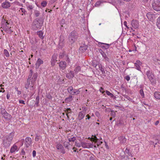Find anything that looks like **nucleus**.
Here are the masks:
<instances>
[{
	"label": "nucleus",
	"instance_id": "obj_1",
	"mask_svg": "<svg viewBox=\"0 0 160 160\" xmlns=\"http://www.w3.org/2000/svg\"><path fill=\"white\" fill-rule=\"evenodd\" d=\"M33 72L32 70H30L28 78L27 80V82L25 84V88L26 89L30 88L31 90H32L35 88L34 85L37 78L38 73H34L32 77Z\"/></svg>",
	"mask_w": 160,
	"mask_h": 160
},
{
	"label": "nucleus",
	"instance_id": "obj_2",
	"mask_svg": "<svg viewBox=\"0 0 160 160\" xmlns=\"http://www.w3.org/2000/svg\"><path fill=\"white\" fill-rule=\"evenodd\" d=\"M44 22V19L40 17L35 19L32 23V28L34 30L39 29L42 26Z\"/></svg>",
	"mask_w": 160,
	"mask_h": 160
},
{
	"label": "nucleus",
	"instance_id": "obj_3",
	"mask_svg": "<svg viewBox=\"0 0 160 160\" xmlns=\"http://www.w3.org/2000/svg\"><path fill=\"white\" fill-rule=\"evenodd\" d=\"M13 136L14 133L12 132L10 133L9 136L5 138L3 141V145L5 148H7L9 147Z\"/></svg>",
	"mask_w": 160,
	"mask_h": 160
},
{
	"label": "nucleus",
	"instance_id": "obj_4",
	"mask_svg": "<svg viewBox=\"0 0 160 160\" xmlns=\"http://www.w3.org/2000/svg\"><path fill=\"white\" fill-rule=\"evenodd\" d=\"M78 37V34L77 31L74 30L68 36V41L71 44L73 43L77 40Z\"/></svg>",
	"mask_w": 160,
	"mask_h": 160
},
{
	"label": "nucleus",
	"instance_id": "obj_5",
	"mask_svg": "<svg viewBox=\"0 0 160 160\" xmlns=\"http://www.w3.org/2000/svg\"><path fill=\"white\" fill-rule=\"evenodd\" d=\"M152 6L155 10L160 11V0H154L152 3Z\"/></svg>",
	"mask_w": 160,
	"mask_h": 160
},
{
	"label": "nucleus",
	"instance_id": "obj_6",
	"mask_svg": "<svg viewBox=\"0 0 160 160\" xmlns=\"http://www.w3.org/2000/svg\"><path fill=\"white\" fill-rule=\"evenodd\" d=\"M1 113L4 118L8 120H10L12 118V116L8 113L4 108H1Z\"/></svg>",
	"mask_w": 160,
	"mask_h": 160
},
{
	"label": "nucleus",
	"instance_id": "obj_7",
	"mask_svg": "<svg viewBox=\"0 0 160 160\" xmlns=\"http://www.w3.org/2000/svg\"><path fill=\"white\" fill-rule=\"evenodd\" d=\"M60 70L62 72L65 70L67 67V63L65 61H61L59 63Z\"/></svg>",
	"mask_w": 160,
	"mask_h": 160
},
{
	"label": "nucleus",
	"instance_id": "obj_8",
	"mask_svg": "<svg viewBox=\"0 0 160 160\" xmlns=\"http://www.w3.org/2000/svg\"><path fill=\"white\" fill-rule=\"evenodd\" d=\"M131 24L132 26V27L131 28L132 30H133L132 28L135 29H137L138 28L139 26L138 22L136 20H132L131 22Z\"/></svg>",
	"mask_w": 160,
	"mask_h": 160
},
{
	"label": "nucleus",
	"instance_id": "obj_9",
	"mask_svg": "<svg viewBox=\"0 0 160 160\" xmlns=\"http://www.w3.org/2000/svg\"><path fill=\"white\" fill-rule=\"evenodd\" d=\"M32 139L29 137L26 138L24 142V145L26 148H28L32 143Z\"/></svg>",
	"mask_w": 160,
	"mask_h": 160
},
{
	"label": "nucleus",
	"instance_id": "obj_10",
	"mask_svg": "<svg viewBox=\"0 0 160 160\" xmlns=\"http://www.w3.org/2000/svg\"><path fill=\"white\" fill-rule=\"evenodd\" d=\"M68 72L66 73V77L69 79L72 78L74 76V72L73 71H68Z\"/></svg>",
	"mask_w": 160,
	"mask_h": 160
},
{
	"label": "nucleus",
	"instance_id": "obj_11",
	"mask_svg": "<svg viewBox=\"0 0 160 160\" xmlns=\"http://www.w3.org/2000/svg\"><path fill=\"white\" fill-rule=\"evenodd\" d=\"M146 16L148 19L151 21L152 22L155 18V15L151 12L148 13Z\"/></svg>",
	"mask_w": 160,
	"mask_h": 160
},
{
	"label": "nucleus",
	"instance_id": "obj_12",
	"mask_svg": "<svg viewBox=\"0 0 160 160\" xmlns=\"http://www.w3.org/2000/svg\"><path fill=\"white\" fill-rule=\"evenodd\" d=\"M10 3L8 1H6L5 2L2 3V7L4 9H7L9 8L11 6Z\"/></svg>",
	"mask_w": 160,
	"mask_h": 160
},
{
	"label": "nucleus",
	"instance_id": "obj_13",
	"mask_svg": "<svg viewBox=\"0 0 160 160\" xmlns=\"http://www.w3.org/2000/svg\"><path fill=\"white\" fill-rule=\"evenodd\" d=\"M86 110L84 111H82L80 112L78 114V119L79 120L82 119L84 117L85 115Z\"/></svg>",
	"mask_w": 160,
	"mask_h": 160
},
{
	"label": "nucleus",
	"instance_id": "obj_14",
	"mask_svg": "<svg viewBox=\"0 0 160 160\" xmlns=\"http://www.w3.org/2000/svg\"><path fill=\"white\" fill-rule=\"evenodd\" d=\"M99 45L103 49H108L111 44H108L103 43L102 42H99L98 43Z\"/></svg>",
	"mask_w": 160,
	"mask_h": 160
},
{
	"label": "nucleus",
	"instance_id": "obj_15",
	"mask_svg": "<svg viewBox=\"0 0 160 160\" xmlns=\"http://www.w3.org/2000/svg\"><path fill=\"white\" fill-rule=\"evenodd\" d=\"M56 148L60 151L61 153L64 154L66 152L63 146L61 144H58L56 146Z\"/></svg>",
	"mask_w": 160,
	"mask_h": 160
},
{
	"label": "nucleus",
	"instance_id": "obj_16",
	"mask_svg": "<svg viewBox=\"0 0 160 160\" xmlns=\"http://www.w3.org/2000/svg\"><path fill=\"white\" fill-rule=\"evenodd\" d=\"M146 74L147 75L148 78L151 81L152 80L153 81V75L152 73L150 71V70H148L146 71Z\"/></svg>",
	"mask_w": 160,
	"mask_h": 160
},
{
	"label": "nucleus",
	"instance_id": "obj_17",
	"mask_svg": "<svg viewBox=\"0 0 160 160\" xmlns=\"http://www.w3.org/2000/svg\"><path fill=\"white\" fill-rule=\"evenodd\" d=\"M57 55L54 54L52 56L51 60V65L52 66H53L55 65L56 62L57 61Z\"/></svg>",
	"mask_w": 160,
	"mask_h": 160
},
{
	"label": "nucleus",
	"instance_id": "obj_18",
	"mask_svg": "<svg viewBox=\"0 0 160 160\" xmlns=\"http://www.w3.org/2000/svg\"><path fill=\"white\" fill-rule=\"evenodd\" d=\"M142 64V62L139 60H137L136 62L134 63V66L136 67V68L140 71L141 69L140 66Z\"/></svg>",
	"mask_w": 160,
	"mask_h": 160
},
{
	"label": "nucleus",
	"instance_id": "obj_19",
	"mask_svg": "<svg viewBox=\"0 0 160 160\" xmlns=\"http://www.w3.org/2000/svg\"><path fill=\"white\" fill-rule=\"evenodd\" d=\"M91 144L90 143H87L85 142H81V146L84 148H89L91 147Z\"/></svg>",
	"mask_w": 160,
	"mask_h": 160
},
{
	"label": "nucleus",
	"instance_id": "obj_20",
	"mask_svg": "<svg viewBox=\"0 0 160 160\" xmlns=\"http://www.w3.org/2000/svg\"><path fill=\"white\" fill-rule=\"evenodd\" d=\"M88 47L87 45L83 44V46L80 47L79 48V52L81 53L84 52L87 49Z\"/></svg>",
	"mask_w": 160,
	"mask_h": 160
},
{
	"label": "nucleus",
	"instance_id": "obj_21",
	"mask_svg": "<svg viewBox=\"0 0 160 160\" xmlns=\"http://www.w3.org/2000/svg\"><path fill=\"white\" fill-rule=\"evenodd\" d=\"M64 40L63 38H61L60 40V42H59L58 48H59L61 49L64 46Z\"/></svg>",
	"mask_w": 160,
	"mask_h": 160
},
{
	"label": "nucleus",
	"instance_id": "obj_22",
	"mask_svg": "<svg viewBox=\"0 0 160 160\" xmlns=\"http://www.w3.org/2000/svg\"><path fill=\"white\" fill-rule=\"evenodd\" d=\"M119 140L121 143L125 144L126 142L127 139L125 137L123 136H122L118 138Z\"/></svg>",
	"mask_w": 160,
	"mask_h": 160
},
{
	"label": "nucleus",
	"instance_id": "obj_23",
	"mask_svg": "<svg viewBox=\"0 0 160 160\" xmlns=\"http://www.w3.org/2000/svg\"><path fill=\"white\" fill-rule=\"evenodd\" d=\"M43 61L41 60L40 58L38 59L37 62L36 63V67L38 68H39V66H40L41 64H42L43 63Z\"/></svg>",
	"mask_w": 160,
	"mask_h": 160
},
{
	"label": "nucleus",
	"instance_id": "obj_24",
	"mask_svg": "<svg viewBox=\"0 0 160 160\" xmlns=\"http://www.w3.org/2000/svg\"><path fill=\"white\" fill-rule=\"evenodd\" d=\"M67 90L68 92L71 95H73V92H74V89L72 86H70L67 89Z\"/></svg>",
	"mask_w": 160,
	"mask_h": 160
},
{
	"label": "nucleus",
	"instance_id": "obj_25",
	"mask_svg": "<svg viewBox=\"0 0 160 160\" xmlns=\"http://www.w3.org/2000/svg\"><path fill=\"white\" fill-rule=\"evenodd\" d=\"M73 97L71 95H69L68 97L65 99V101L66 103L69 102L73 100Z\"/></svg>",
	"mask_w": 160,
	"mask_h": 160
},
{
	"label": "nucleus",
	"instance_id": "obj_26",
	"mask_svg": "<svg viewBox=\"0 0 160 160\" xmlns=\"http://www.w3.org/2000/svg\"><path fill=\"white\" fill-rule=\"evenodd\" d=\"M18 147L15 145H13L11 148L10 150L11 153H13L15 151H18Z\"/></svg>",
	"mask_w": 160,
	"mask_h": 160
},
{
	"label": "nucleus",
	"instance_id": "obj_27",
	"mask_svg": "<svg viewBox=\"0 0 160 160\" xmlns=\"http://www.w3.org/2000/svg\"><path fill=\"white\" fill-rule=\"evenodd\" d=\"M154 96L156 99H160V92H155L154 93Z\"/></svg>",
	"mask_w": 160,
	"mask_h": 160
},
{
	"label": "nucleus",
	"instance_id": "obj_28",
	"mask_svg": "<svg viewBox=\"0 0 160 160\" xmlns=\"http://www.w3.org/2000/svg\"><path fill=\"white\" fill-rule=\"evenodd\" d=\"M81 88H80L78 89H74V92H73V95H77L80 93V92L81 91Z\"/></svg>",
	"mask_w": 160,
	"mask_h": 160
},
{
	"label": "nucleus",
	"instance_id": "obj_29",
	"mask_svg": "<svg viewBox=\"0 0 160 160\" xmlns=\"http://www.w3.org/2000/svg\"><path fill=\"white\" fill-rule=\"evenodd\" d=\"M35 102H36L35 103L34 106L36 105L37 107H38L39 103V97L38 95L36 98Z\"/></svg>",
	"mask_w": 160,
	"mask_h": 160
},
{
	"label": "nucleus",
	"instance_id": "obj_30",
	"mask_svg": "<svg viewBox=\"0 0 160 160\" xmlns=\"http://www.w3.org/2000/svg\"><path fill=\"white\" fill-rule=\"evenodd\" d=\"M37 34L41 39H42L43 38V33L41 31H38Z\"/></svg>",
	"mask_w": 160,
	"mask_h": 160
},
{
	"label": "nucleus",
	"instance_id": "obj_31",
	"mask_svg": "<svg viewBox=\"0 0 160 160\" xmlns=\"http://www.w3.org/2000/svg\"><path fill=\"white\" fill-rule=\"evenodd\" d=\"M92 140L93 142H94L97 143V144L98 145V139L97 138L96 136L95 135H92Z\"/></svg>",
	"mask_w": 160,
	"mask_h": 160
},
{
	"label": "nucleus",
	"instance_id": "obj_32",
	"mask_svg": "<svg viewBox=\"0 0 160 160\" xmlns=\"http://www.w3.org/2000/svg\"><path fill=\"white\" fill-rule=\"evenodd\" d=\"M11 28H9L8 27H3V30L6 31L8 33H11L12 32L11 29Z\"/></svg>",
	"mask_w": 160,
	"mask_h": 160
},
{
	"label": "nucleus",
	"instance_id": "obj_33",
	"mask_svg": "<svg viewBox=\"0 0 160 160\" xmlns=\"http://www.w3.org/2000/svg\"><path fill=\"white\" fill-rule=\"evenodd\" d=\"M21 11V12L22 13L21 14L22 16H23L24 15H25L27 14V12L25 10V9L23 8H20L19 11L20 12Z\"/></svg>",
	"mask_w": 160,
	"mask_h": 160
},
{
	"label": "nucleus",
	"instance_id": "obj_34",
	"mask_svg": "<svg viewBox=\"0 0 160 160\" xmlns=\"http://www.w3.org/2000/svg\"><path fill=\"white\" fill-rule=\"evenodd\" d=\"M125 154H127L128 155V156H131V157H132V154L131 153V152H130V150L129 149H128L127 148H126L125 152H124Z\"/></svg>",
	"mask_w": 160,
	"mask_h": 160
},
{
	"label": "nucleus",
	"instance_id": "obj_35",
	"mask_svg": "<svg viewBox=\"0 0 160 160\" xmlns=\"http://www.w3.org/2000/svg\"><path fill=\"white\" fill-rule=\"evenodd\" d=\"M106 93L111 98H114L115 97V96L112 93L106 90Z\"/></svg>",
	"mask_w": 160,
	"mask_h": 160
},
{
	"label": "nucleus",
	"instance_id": "obj_36",
	"mask_svg": "<svg viewBox=\"0 0 160 160\" xmlns=\"http://www.w3.org/2000/svg\"><path fill=\"white\" fill-rule=\"evenodd\" d=\"M98 66L99 68V70L101 71L102 74H103L104 75V74L105 73L104 68H102V65L101 64L99 65Z\"/></svg>",
	"mask_w": 160,
	"mask_h": 160
},
{
	"label": "nucleus",
	"instance_id": "obj_37",
	"mask_svg": "<svg viewBox=\"0 0 160 160\" xmlns=\"http://www.w3.org/2000/svg\"><path fill=\"white\" fill-rule=\"evenodd\" d=\"M81 70V67L79 66H77L75 69H74V73H77L78 72L80 71Z\"/></svg>",
	"mask_w": 160,
	"mask_h": 160
},
{
	"label": "nucleus",
	"instance_id": "obj_38",
	"mask_svg": "<svg viewBox=\"0 0 160 160\" xmlns=\"http://www.w3.org/2000/svg\"><path fill=\"white\" fill-rule=\"evenodd\" d=\"M4 53L7 57H9V54L8 51L6 49H4L3 50Z\"/></svg>",
	"mask_w": 160,
	"mask_h": 160
},
{
	"label": "nucleus",
	"instance_id": "obj_39",
	"mask_svg": "<svg viewBox=\"0 0 160 160\" xmlns=\"http://www.w3.org/2000/svg\"><path fill=\"white\" fill-rule=\"evenodd\" d=\"M157 27L160 29V17H159L157 19Z\"/></svg>",
	"mask_w": 160,
	"mask_h": 160
},
{
	"label": "nucleus",
	"instance_id": "obj_40",
	"mask_svg": "<svg viewBox=\"0 0 160 160\" xmlns=\"http://www.w3.org/2000/svg\"><path fill=\"white\" fill-rule=\"evenodd\" d=\"M125 153L124 152H122L121 153L120 156H119V158L121 159H124L125 157Z\"/></svg>",
	"mask_w": 160,
	"mask_h": 160
},
{
	"label": "nucleus",
	"instance_id": "obj_41",
	"mask_svg": "<svg viewBox=\"0 0 160 160\" xmlns=\"http://www.w3.org/2000/svg\"><path fill=\"white\" fill-rule=\"evenodd\" d=\"M27 7V8L28 9V10H32L33 9V7L32 5L29 4H28L26 5Z\"/></svg>",
	"mask_w": 160,
	"mask_h": 160
},
{
	"label": "nucleus",
	"instance_id": "obj_42",
	"mask_svg": "<svg viewBox=\"0 0 160 160\" xmlns=\"http://www.w3.org/2000/svg\"><path fill=\"white\" fill-rule=\"evenodd\" d=\"M65 55V54L64 52H61L60 53L59 55V58L60 59H62L63 58L64 56Z\"/></svg>",
	"mask_w": 160,
	"mask_h": 160
},
{
	"label": "nucleus",
	"instance_id": "obj_43",
	"mask_svg": "<svg viewBox=\"0 0 160 160\" xmlns=\"http://www.w3.org/2000/svg\"><path fill=\"white\" fill-rule=\"evenodd\" d=\"M70 144L69 142H65L63 143V145L65 148H68V146L70 145Z\"/></svg>",
	"mask_w": 160,
	"mask_h": 160
},
{
	"label": "nucleus",
	"instance_id": "obj_44",
	"mask_svg": "<svg viewBox=\"0 0 160 160\" xmlns=\"http://www.w3.org/2000/svg\"><path fill=\"white\" fill-rule=\"evenodd\" d=\"M139 93L142 98H143L144 97V94L142 89H141L140 90Z\"/></svg>",
	"mask_w": 160,
	"mask_h": 160
},
{
	"label": "nucleus",
	"instance_id": "obj_45",
	"mask_svg": "<svg viewBox=\"0 0 160 160\" xmlns=\"http://www.w3.org/2000/svg\"><path fill=\"white\" fill-rule=\"evenodd\" d=\"M34 13L35 14V16L36 17H38L39 16L40 14V13L39 12L38 10H35L34 12Z\"/></svg>",
	"mask_w": 160,
	"mask_h": 160
},
{
	"label": "nucleus",
	"instance_id": "obj_46",
	"mask_svg": "<svg viewBox=\"0 0 160 160\" xmlns=\"http://www.w3.org/2000/svg\"><path fill=\"white\" fill-rule=\"evenodd\" d=\"M69 141L70 142H74L76 139V137H73L71 138H69L68 139Z\"/></svg>",
	"mask_w": 160,
	"mask_h": 160
},
{
	"label": "nucleus",
	"instance_id": "obj_47",
	"mask_svg": "<svg viewBox=\"0 0 160 160\" xmlns=\"http://www.w3.org/2000/svg\"><path fill=\"white\" fill-rule=\"evenodd\" d=\"M102 3V1H99L98 2H97L95 4V5L96 7H98L100 5L101 3Z\"/></svg>",
	"mask_w": 160,
	"mask_h": 160
},
{
	"label": "nucleus",
	"instance_id": "obj_48",
	"mask_svg": "<svg viewBox=\"0 0 160 160\" xmlns=\"http://www.w3.org/2000/svg\"><path fill=\"white\" fill-rule=\"evenodd\" d=\"M47 4V2L46 1H43L41 3V5L42 7H45Z\"/></svg>",
	"mask_w": 160,
	"mask_h": 160
},
{
	"label": "nucleus",
	"instance_id": "obj_49",
	"mask_svg": "<svg viewBox=\"0 0 160 160\" xmlns=\"http://www.w3.org/2000/svg\"><path fill=\"white\" fill-rule=\"evenodd\" d=\"M65 22V20L63 19H62L60 22V24L62 27H63V25L64 24Z\"/></svg>",
	"mask_w": 160,
	"mask_h": 160
},
{
	"label": "nucleus",
	"instance_id": "obj_50",
	"mask_svg": "<svg viewBox=\"0 0 160 160\" xmlns=\"http://www.w3.org/2000/svg\"><path fill=\"white\" fill-rule=\"evenodd\" d=\"M66 60L68 62V63L70 62V59L69 58L68 55H66Z\"/></svg>",
	"mask_w": 160,
	"mask_h": 160
},
{
	"label": "nucleus",
	"instance_id": "obj_51",
	"mask_svg": "<svg viewBox=\"0 0 160 160\" xmlns=\"http://www.w3.org/2000/svg\"><path fill=\"white\" fill-rule=\"evenodd\" d=\"M110 111L111 112V116L113 117H115V112H114V111L113 110H112L111 109H110Z\"/></svg>",
	"mask_w": 160,
	"mask_h": 160
},
{
	"label": "nucleus",
	"instance_id": "obj_52",
	"mask_svg": "<svg viewBox=\"0 0 160 160\" xmlns=\"http://www.w3.org/2000/svg\"><path fill=\"white\" fill-rule=\"evenodd\" d=\"M75 145L77 147H80L81 146V143L75 142Z\"/></svg>",
	"mask_w": 160,
	"mask_h": 160
},
{
	"label": "nucleus",
	"instance_id": "obj_53",
	"mask_svg": "<svg viewBox=\"0 0 160 160\" xmlns=\"http://www.w3.org/2000/svg\"><path fill=\"white\" fill-rule=\"evenodd\" d=\"M39 140V136L37 134H36V137L35 139V141H38Z\"/></svg>",
	"mask_w": 160,
	"mask_h": 160
},
{
	"label": "nucleus",
	"instance_id": "obj_54",
	"mask_svg": "<svg viewBox=\"0 0 160 160\" xmlns=\"http://www.w3.org/2000/svg\"><path fill=\"white\" fill-rule=\"evenodd\" d=\"M89 159V160H96L94 156H90Z\"/></svg>",
	"mask_w": 160,
	"mask_h": 160
},
{
	"label": "nucleus",
	"instance_id": "obj_55",
	"mask_svg": "<svg viewBox=\"0 0 160 160\" xmlns=\"http://www.w3.org/2000/svg\"><path fill=\"white\" fill-rule=\"evenodd\" d=\"M155 62L157 63V65L158 66L160 65V62L159 59H157V61H156ZM156 64L157 65V63H156Z\"/></svg>",
	"mask_w": 160,
	"mask_h": 160
},
{
	"label": "nucleus",
	"instance_id": "obj_56",
	"mask_svg": "<svg viewBox=\"0 0 160 160\" xmlns=\"http://www.w3.org/2000/svg\"><path fill=\"white\" fill-rule=\"evenodd\" d=\"M95 115L96 116H97V117H99L100 116V114L99 112H95Z\"/></svg>",
	"mask_w": 160,
	"mask_h": 160
},
{
	"label": "nucleus",
	"instance_id": "obj_57",
	"mask_svg": "<svg viewBox=\"0 0 160 160\" xmlns=\"http://www.w3.org/2000/svg\"><path fill=\"white\" fill-rule=\"evenodd\" d=\"M24 141V139H22L21 140L20 142L21 143V146H22L23 145Z\"/></svg>",
	"mask_w": 160,
	"mask_h": 160
},
{
	"label": "nucleus",
	"instance_id": "obj_58",
	"mask_svg": "<svg viewBox=\"0 0 160 160\" xmlns=\"http://www.w3.org/2000/svg\"><path fill=\"white\" fill-rule=\"evenodd\" d=\"M100 91L101 92H102V93H103L105 92L104 89L102 87H101L100 88Z\"/></svg>",
	"mask_w": 160,
	"mask_h": 160
},
{
	"label": "nucleus",
	"instance_id": "obj_59",
	"mask_svg": "<svg viewBox=\"0 0 160 160\" xmlns=\"http://www.w3.org/2000/svg\"><path fill=\"white\" fill-rule=\"evenodd\" d=\"M125 78L127 81H129L130 79V77L128 75H127L125 77Z\"/></svg>",
	"mask_w": 160,
	"mask_h": 160
},
{
	"label": "nucleus",
	"instance_id": "obj_60",
	"mask_svg": "<svg viewBox=\"0 0 160 160\" xmlns=\"http://www.w3.org/2000/svg\"><path fill=\"white\" fill-rule=\"evenodd\" d=\"M36 155V152L35 150H33L32 151V156L34 157Z\"/></svg>",
	"mask_w": 160,
	"mask_h": 160
},
{
	"label": "nucleus",
	"instance_id": "obj_61",
	"mask_svg": "<svg viewBox=\"0 0 160 160\" xmlns=\"http://www.w3.org/2000/svg\"><path fill=\"white\" fill-rule=\"evenodd\" d=\"M25 154V152L23 149H22L21 152V154L22 155H24Z\"/></svg>",
	"mask_w": 160,
	"mask_h": 160
},
{
	"label": "nucleus",
	"instance_id": "obj_62",
	"mask_svg": "<svg viewBox=\"0 0 160 160\" xmlns=\"http://www.w3.org/2000/svg\"><path fill=\"white\" fill-rule=\"evenodd\" d=\"M127 22L126 21H124V25H125L126 26V27L127 28H128L129 27L127 25Z\"/></svg>",
	"mask_w": 160,
	"mask_h": 160
},
{
	"label": "nucleus",
	"instance_id": "obj_63",
	"mask_svg": "<svg viewBox=\"0 0 160 160\" xmlns=\"http://www.w3.org/2000/svg\"><path fill=\"white\" fill-rule=\"evenodd\" d=\"M86 117H87V118H86V120L88 119H89L91 118V117L89 115V114H87L86 116Z\"/></svg>",
	"mask_w": 160,
	"mask_h": 160
},
{
	"label": "nucleus",
	"instance_id": "obj_64",
	"mask_svg": "<svg viewBox=\"0 0 160 160\" xmlns=\"http://www.w3.org/2000/svg\"><path fill=\"white\" fill-rule=\"evenodd\" d=\"M19 102L20 103H22L24 104H25V103H24V101L23 100H19Z\"/></svg>",
	"mask_w": 160,
	"mask_h": 160
}]
</instances>
